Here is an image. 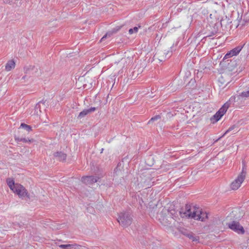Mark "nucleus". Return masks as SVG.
<instances>
[{"label":"nucleus","mask_w":249,"mask_h":249,"mask_svg":"<svg viewBox=\"0 0 249 249\" xmlns=\"http://www.w3.org/2000/svg\"><path fill=\"white\" fill-rule=\"evenodd\" d=\"M140 26H139V28H140ZM138 31V27H135L133 28H131L129 30L128 32L130 34H132L134 33H137Z\"/></svg>","instance_id":"nucleus-24"},{"label":"nucleus","mask_w":249,"mask_h":249,"mask_svg":"<svg viewBox=\"0 0 249 249\" xmlns=\"http://www.w3.org/2000/svg\"><path fill=\"white\" fill-rule=\"evenodd\" d=\"M7 183L10 189L13 191L16 186V184L15 183L14 180L8 178L7 179Z\"/></svg>","instance_id":"nucleus-16"},{"label":"nucleus","mask_w":249,"mask_h":249,"mask_svg":"<svg viewBox=\"0 0 249 249\" xmlns=\"http://www.w3.org/2000/svg\"><path fill=\"white\" fill-rule=\"evenodd\" d=\"M172 51H160L157 52L155 56L160 61H164L166 59L169 58L172 55Z\"/></svg>","instance_id":"nucleus-6"},{"label":"nucleus","mask_w":249,"mask_h":249,"mask_svg":"<svg viewBox=\"0 0 249 249\" xmlns=\"http://www.w3.org/2000/svg\"><path fill=\"white\" fill-rule=\"evenodd\" d=\"M59 247L62 249H80L81 248V246L77 244H67V245H60Z\"/></svg>","instance_id":"nucleus-13"},{"label":"nucleus","mask_w":249,"mask_h":249,"mask_svg":"<svg viewBox=\"0 0 249 249\" xmlns=\"http://www.w3.org/2000/svg\"><path fill=\"white\" fill-rule=\"evenodd\" d=\"M114 178L119 177L121 178H123V173L121 170V166L118 164L117 166L114 169L113 173Z\"/></svg>","instance_id":"nucleus-14"},{"label":"nucleus","mask_w":249,"mask_h":249,"mask_svg":"<svg viewBox=\"0 0 249 249\" xmlns=\"http://www.w3.org/2000/svg\"><path fill=\"white\" fill-rule=\"evenodd\" d=\"M117 220L122 227H128L131 224L133 220L131 212L129 211H125L120 213L119 214Z\"/></svg>","instance_id":"nucleus-2"},{"label":"nucleus","mask_w":249,"mask_h":249,"mask_svg":"<svg viewBox=\"0 0 249 249\" xmlns=\"http://www.w3.org/2000/svg\"><path fill=\"white\" fill-rule=\"evenodd\" d=\"M96 110V108L95 107H91L89 109H86L83 110L82 111L80 112L78 116V119H82L85 117L88 114L91 113L92 112H94Z\"/></svg>","instance_id":"nucleus-10"},{"label":"nucleus","mask_w":249,"mask_h":249,"mask_svg":"<svg viewBox=\"0 0 249 249\" xmlns=\"http://www.w3.org/2000/svg\"><path fill=\"white\" fill-rule=\"evenodd\" d=\"M228 226L230 229L238 234H244L245 233L243 227L238 222L233 221L231 223H229Z\"/></svg>","instance_id":"nucleus-5"},{"label":"nucleus","mask_w":249,"mask_h":249,"mask_svg":"<svg viewBox=\"0 0 249 249\" xmlns=\"http://www.w3.org/2000/svg\"><path fill=\"white\" fill-rule=\"evenodd\" d=\"M229 76V75L227 73H223V75H221L220 78H219V81L221 83H224L223 81V79L224 78H226Z\"/></svg>","instance_id":"nucleus-27"},{"label":"nucleus","mask_w":249,"mask_h":249,"mask_svg":"<svg viewBox=\"0 0 249 249\" xmlns=\"http://www.w3.org/2000/svg\"><path fill=\"white\" fill-rule=\"evenodd\" d=\"M242 48V47L240 46H238L234 48L226 54L224 57V59L229 58L233 56L236 55L241 51Z\"/></svg>","instance_id":"nucleus-9"},{"label":"nucleus","mask_w":249,"mask_h":249,"mask_svg":"<svg viewBox=\"0 0 249 249\" xmlns=\"http://www.w3.org/2000/svg\"><path fill=\"white\" fill-rule=\"evenodd\" d=\"M41 107H43L44 108H45V106H44V105H41Z\"/></svg>","instance_id":"nucleus-33"},{"label":"nucleus","mask_w":249,"mask_h":249,"mask_svg":"<svg viewBox=\"0 0 249 249\" xmlns=\"http://www.w3.org/2000/svg\"><path fill=\"white\" fill-rule=\"evenodd\" d=\"M81 248H80L79 249H87V248L85 247H82L81 246Z\"/></svg>","instance_id":"nucleus-30"},{"label":"nucleus","mask_w":249,"mask_h":249,"mask_svg":"<svg viewBox=\"0 0 249 249\" xmlns=\"http://www.w3.org/2000/svg\"><path fill=\"white\" fill-rule=\"evenodd\" d=\"M117 30L114 29L111 31H109L107 33H106V34L103 36V37L101 38V41H103L105 38H106L107 36H112L114 33H116Z\"/></svg>","instance_id":"nucleus-20"},{"label":"nucleus","mask_w":249,"mask_h":249,"mask_svg":"<svg viewBox=\"0 0 249 249\" xmlns=\"http://www.w3.org/2000/svg\"><path fill=\"white\" fill-rule=\"evenodd\" d=\"M160 118L161 116L160 115H156L150 119V120L148 122V124H151L153 123L154 121L160 119Z\"/></svg>","instance_id":"nucleus-23"},{"label":"nucleus","mask_w":249,"mask_h":249,"mask_svg":"<svg viewBox=\"0 0 249 249\" xmlns=\"http://www.w3.org/2000/svg\"><path fill=\"white\" fill-rule=\"evenodd\" d=\"M249 97V87L248 90L242 92L239 95H238V99H241V98H246Z\"/></svg>","instance_id":"nucleus-18"},{"label":"nucleus","mask_w":249,"mask_h":249,"mask_svg":"<svg viewBox=\"0 0 249 249\" xmlns=\"http://www.w3.org/2000/svg\"><path fill=\"white\" fill-rule=\"evenodd\" d=\"M20 141H21V142H32L33 140H29V139H27L26 138H22V139H20Z\"/></svg>","instance_id":"nucleus-28"},{"label":"nucleus","mask_w":249,"mask_h":249,"mask_svg":"<svg viewBox=\"0 0 249 249\" xmlns=\"http://www.w3.org/2000/svg\"><path fill=\"white\" fill-rule=\"evenodd\" d=\"M20 127L26 130L28 132H30L32 130L31 126L30 125H27L24 123H21Z\"/></svg>","instance_id":"nucleus-22"},{"label":"nucleus","mask_w":249,"mask_h":249,"mask_svg":"<svg viewBox=\"0 0 249 249\" xmlns=\"http://www.w3.org/2000/svg\"><path fill=\"white\" fill-rule=\"evenodd\" d=\"M237 128V126L236 125H233L232 126H231V127H230L229 128V129L223 134V135L221 136L220 137H219V138H218L215 142H218L219 140H220V139L221 138H222L223 137H224V136H225L228 133H229V132H231V131L232 130H233V129H234L235 128ZM237 129H236L237 130Z\"/></svg>","instance_id":"nucleus-17"},{"label":"nucleus","mask_w":249,"mask_h":249,"mask_svg":"<svg viewBox=\"0 0 249 249\" xmlns=\"http://www.w3.org/2000/svg\"><path fill=\"white\" fill-rule=\"evenodd\" d=\"M187 233H189V232H184L183 234L185 235V234H187Z\"/></svg>","instance_id":"nucleus-31"},{"label":"nucleus","mask_w":249,"mask_h":249,"mask_svg":"<svg viewBox=\"0 0 249 249\" xmlns=\"http://www.w3.org/2000/svg\"><path fill=\"white\" fill-rule=\"evenodd\" d=\"M243 20L245 22H249V13L245 14L243 16Z\"/></svg>","instance_id":"nucleus-25"},{"label":"nucleus","mask_w":249,"mask_h":249,"mask_svg":"<svg viewBox=\"0 0 249 249\" xmlns=\"http://www.w3.org/2000/svg\"><path fill=\"white\" fill-rule=\"evenodd\" d=\"M20 139H21V138H15V140H16V141L17 142H21V141H20Z\"/></svg>","instance_id":"nucleus-29"},{"label":"nucleus","mask_w":249,"mask_h":249,"mask_svg":"<svg viewBox=\"0 0 249 249\" xmlns=\"http://www.w3.org/2000/svg\"><path fill=\"white\" fill-rule=\"evenodd\" d=\"M13 192L17 194L20 198H23L26 196L29 198L27 190L21 184L17 183L16 187Z\"/></svg>","instance_id":"nucleus-4"},{"label":"nucleus","mask_w":249,"mask_h":249,"mask_svg":"<svg viewBox=\"0 0 249 249\" xmlns=\"http://www.w3.org/2000/svg\"><path fill=\"white\" fill-rule=\"evenodd\" d=\"M185 236L188 237L190 239L192 240L193 241H197L198 240L199 238L196 236H195L192 232H189L185 234Z\"/></svg>","instance_id":"nucleus-19"},{"label":"nucleus","mask_w":249,"mask_h":249,"mask_svg":"<svg viewBox=\"0 0 249 249\" xmlns=\"http://www.w3.org/2000/svg\"><path fill=\"white\" fill-rule=\"evenodd\" d=\"M103 150H104V148H102L101 150V153H102L103 152Z\"/></svg>","instance_id":"nucleus-32"},{"label":"nucleus","mask_w":249,"mask_h":249,"mask_svg":"<svg viewBox=\"0 0 249 249\" xmlns=\"http://www.w3.org/2000/svg\"><path fill=\"white\" fill-rule=\"evenodd\" d=\"M99 179L98 177H94L93 176H89L83 177L81 178V181L86 185H92L93 183L97 182Z\"/></svg>","instance_id":"nucleus-8"},{"label":"nucleus","mask_w":249,"mask_h":249,"mask_svg":"<svg viewBox=\"0 0 249 249\" xmlns=\"http://www.w3.org/2000/svg\"><path fill=\"white\" fill-rule=\"evenodd\" d=\"M46 101H41L39 102L35 106V110L36 111L37 110H39V112H40L41 111V105H44L45 106V103Z\"/></svg>","instance_id":"nucleus-21"},{"label":"nucleus","mask_w":249,"mask_h":249,"mask_svg":"<svg viewBox=\"0 0 249 249\" xmlns=\"http://www.w3.org/2000/svg\"><path fill=\"white\" fill-rule=\"evenodd\" d=\"M246 168L243 167V170L240 174L237 177V178L231 183V187L232 190H237L241 185V183L244 180L246 172Z\"/></svg>","instance_id":"nucleus-3"},{"label":"nucleus","mask_w":249,"mask_h":249,"mask_svg":"<svg viewBox=\"0 0 249 249\" xmlns=\"http://www.w3.org/2000/svg\"><path fill=\"white\" fill-rule=\"evenodd\" d=\"M168 213H170L171 215H172V214H173V213H171V212H169V211H168Z\"/></svg>","instance_id":"nucleus-34"},{"label":"nucleus","mask_w":249,"mask_h":249,"mask_svg":"<svg viewBox=\"0 0 249 249\" xmlns=\"http://www.w3.org/2000/svg\"><path fill=\"white\" fill-rule=\"evenodd\" d=\"M15 63L14 61H9L5 66V70L7 71H10V70H11L12 69L15 67Z\"/></svg>","instance_id":"nucleus-15"},{"label":"nucleus","mask_w":249,"mask_h":249,"mask_svg":"<svg viewBox=\"0 0 249 249\" xmlns=\"http://www.w3.org/2000/svg\"><path fill=\"white\" fill-rule=\"evenodd\" d=\"M14 224V228H16L17 227H22L24 224L22 222H20V223H17V222H15V223H13Z\"/></svg>","instance_id":"nucleus-26"},{"label":"nucleus","mask_w":249,"mask_h":249,"mask_svg":"<svg viewBox=\"0 0 249 249\" xmlns=\"http://www.w3.org/2000/svg\"><path fill=\"white\" fill-rule=\"evenodd\" d=\"M225 107L222 106L219 110L211 118V121L213 123L219 121L221 118L227 111Z\"/></svg>","instance_id":"nucleus-7"},{"label":"nucleus","mask_w":249,"mask_h":249,"mask_svg":"<svg viewBox=\"0 0 249 249\" xmlns=\"http://www.w3.org/2000/svg\"><path fill=\"white\" fill-rule=\"evenodd\" d=\"M53 156L58 160L63 161L65 160L67 155L62 152H56L54 153Z\"/></svg>","instance_id":"nucleus-12"},{"label":"nucleus","mask_w":249,"mask_h":249,"mask_svg":"<svg viewBox=\"0 0 249 249\" xmlns=\"http://www.w3.org/2000/svg\"><path fill=\"white\" fill-rule=\"evenodd\" d=\"M239 100L240 99H238V95L236 96H232L223 106L225 107L226 109H227L231 105L234 106L235 103Z\"/></svg>","instance_id":"nucleus-11"},{"label":"nucleus","mask_w":249,"mask_h":249,"mask_svg":"<svg viewBox=\"0 0 249 249\" xmlns=\"http://www.w3.org/2000/svg\"><path fill=\"white\" fill-rule=\"evenodd\" d=\"M179 214L182 218H193L195 220L205 221L208 218V214L201 209L196 207H192L190 205H186L185 208H182Z\"/></svg>","instance_id":"nucleus-1"}]
</instances>
